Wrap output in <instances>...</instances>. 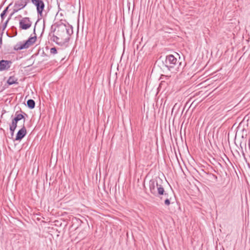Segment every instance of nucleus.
<instances>
[{
  "label": "nucleus",
  "instance_id": "15",
  "mask_svg": "<svg viewBox=\"0 0 250 250\" xmlns=\"http://www.w3.org/2000/svg\"><path fill=\"white\" fill-rule=\"evenodd\" d=\"M11 4H9L3 11L0 14V17H1V21H3L4 20V18H5V16L6 14V13L8 11V9L9 8V6H10Z\"/></svg>",
  "mask_w": 250,
  "mask_h": 250
},
{
  "label": "nucleus",
  "instance_id": "6",
  "mask_svg": "<svg viewBox=\"0 0 250 250\" xmlns=\"http://www.w3.org/2000/svg\"><path fill=\"white\" fill-rule=\"evenodd\" d=\"M32 23L29 18H22L19 21V27L21 30H27L31 27Z\"/></svg>",
  "mask_w": 250,
  "mask_h": 250
},
{
  "label": "nucleus",
  "instance_id": "2",
  "mask_svg": "<svg viewBox=\"0 0 250 250\" xmlns=\"http://www.w3.org/2000/svg\"><path fill=\"white\" fill-rule=\"evenodd\" d=\"M163 181L159 177L151 179L149 182V190L151 194L156 196H159L162 200L165 198V204L169 206L170 204L171 197L165 192L163 186Z\"/></svg>",
  "mask_w": 250,
  "mask_h": 250
},
{
  "label": "nucleus",
  "instance_id": "18",
  "mask_svg": "<svg viewBox=\"0 0 250 250\" xmlns=\"http://www.w3.org/2000/svg\"><path fill=\"white\" fill-rule=\"evenodd\" d=\"M3 32L0 34V48H1L2 44V36H3Z\"/></svg>",
  "mask_w": 250,
  "mask_h": 250
},
{
  "label": "nucleus",
  "instance_id": "19",
  "mask_svg": "<svg viewBox=\"0 0 250 250\" xmlns=\"http://www.w3.org/2000/svg\"><path fill=\"white\" fill-rule=\"evenodd\" d=\"M15 13H14V10L13 11V12L10 15V16H9L8 18L7 19V20H8L9 21L10 20V19H11L12 16L15 14Z\"/></svg>",
  "mask_w": 250,
  "mask_h": 250
},
{
  "label": "nucleus",
  "instance_id": "13",
  "mask_svg": "<svg viewBox=\"0 0 250 250\" xmlns=\"http://www.w3.org/2000/svg\"><path fill=\"white\" fill-rule=\"evenodd\" d=\"M27 106L30 109H33L35 106V102L32 99H29L27 101Z\"/></svg>",
  "mask_w": 250,
  "mask_h": 250
},
{
  "label": "nucleus",
  "instance_id": "20",
  "mask_svg": "<svg viewBox=\"0 0 250 250\" xmlns=\"http://www.w3.org/2000/svg\"><path fill=\"white\" fill-rule=\"evenodd\" d=\"M163 83H165V82H163V81L161 82V83H160V84L159 85L160 87H161L162 86V85L163 84Z\"/></svg>",
  "mask_w": 250,
  "mask_h": 250
},
{
  "label": "nucleus",
  "instance_id": "12",
  "mask_svg": "<svg viewBox=\"0 0 250 250\" xmlns=\"http://www.w3.org/2000/svg\"><path fill=\"white\" fill-rule=\"evenodd\" d=\"M10 30L11 35H8V33H7V35L8 37H13L17 35L18 32L16 27L14 26H12L11 27Z\"/></svg>",
  "mask_w": 250,
  "mask_h": 250
},
{
  "label": "nucleus",
  "instance_id": "5",
  "mask_svg": "<svg viewBox=\"0 0 250 250\" xmlns=\"http://www.w3.org/2000/svg\"><path fill=\"white\" fill-rule=\"evenodd\" d=\"M36 7L38 16L42 17V12L44 10L45 4L43 0H30Z\"/></svg>",
  "mask_w": 250,
  "mask_h": 250
},
{
  "label": "nucleus",
  "instance_id": "23",
  "mask_svg": "<svg viewBox=\"0 0 250 250\" xmlns=\"http://www.w3.org/2000/svg\"><path fill=\"white\" fill-rule=\"evenodd\" d=\"M37 22H38V21H37V22H36V23H35V27H36V25L37 24Z\"/></svg>",
  "mask_w": 250,
  "mask_h": 250
},
{
  "label": "nucleus",
  "instance_id": "10",
  "mask_svg": "<svg viewBox=\"0 0 250 250\" xmlns=\"http://www.w3.org/2000/svg\"><path fill=\"white\" fill-rule=\"evenodd\" d=\"M24 115L27 116V115L25 113L23 112V114H19L18 112H16L15 114V117L13 119L12 121V123L14 124L17 125V123L18 121L21 120V119H24V122L25 121Z\"/></svg>",
  "mask_w": 250,
  "mask_h": 250
},
{
  "label": "nucleus",
  "instance_id": "8",
  "mask_svg": "<svg viewBox=\"0 0 250 250\" xmlns=\"http://www.w3.org/2000/svg\"><path fill=\"white\" fill-rule=\"evenodd\" d=\"M12 62L11 61L1 60L0 61V71L8 70Z\"/></svg>",
  "mask_w": 250,
  "mask_h": 250
},
{
  "label": "nucleus",
  "instance_id": "9",
  "mask_svg": "<svg viewBox=\"0 0 250 250\" xmlns=\"http://www.w3.org/2000/svg\"><path fill=\"white\" fill-rule=\"evenodd\" d=\"M26 133V129L23 125L22 128L18 131L15 140L20 141L25 137Z\"/></svg>",
  "mask_w": 250,
  "mask_h": 250
},
{
  "label": "nucleus",
  "instance_id": "1",
  "mask_svg": "<svg viewBox=\"0 0 250 250\" xmlns=\"http://www.w3.org/2000/svg\"><path fill=\"white\" fill-rule=\"evenodd\" d=\"M56 27L53 30L55 34L49 33L50 41L55 42L57 45L62 47H67L69 42L70 36L73 33V28L70 25H66L62 22H56Z\"/></svg>",
  "mask_w": 250,
  "mask_h": 250
},
{
  "label": "nucleus",
  "instance_id": "3",
  "mask_svg": "<svg viewBox=\"0 0 250 250\" xmlns=\"http://www.w3.org/2000/svg\"><path fill=\"white\" fill-rule=\"evenodd\" d=\"M181 63L174 55L170 54L167 55L163 62V67L164 69H167L173 73L179 71Z\"/></svg>",
  "mask_w": 250,
  "mask_h": 250
},
{
  "label": "nucleus",
  "instance_id": "16",
  "mask_svg": "<svg viewBox=\"0 0 250 250\" xmlns=\"http://www.w3.org/2000/svg\"><path fill=\"white\" fill-rule=\"evenodd\" d=\"M50 53L52 54H56L57 53V50L56 47H54L50 49Z\"/></svg>",
  "mask_w": 250,
  "mask_h": 250
},
{
  "label": "nucleus",
  "instance_id": "14",
  "mask_svg": "<svg viewBox=\"0 0 250 250\" xmlns=\"http://www.w3.org/2000/svg\"><path fill=\"white\" fill-rule=\"evenodd\" d=\"M17 126V125L14 124L13 123H11V124L10 125L9 129H10V131L11 132V135L12 137L14 135V133L15 130Z\"/></svg>",
  "mask_w": 250,
  "mask_h": 250
},
{
  "label": "nucleus",
  "instance_id": "17",
  "mask_svg": "<svg viewBox=\"0 0 250 250\" xmlns=\"http://www.w3.org/2000/svg\"><path fill=\"white\" fill-rule=\"evenodd\" d=\"M9 22L8 20H6L5 22L3 24L2 26L1 27V29L2 31H4L5 29L6 28L7 24Z\"/></svg>",
  "mask_w": 250,
  "mask_h": 250
},
{
  "label": "nucleus",
  "instance_id": "21",
  "mask_svg": "<svg viewBox=\"0 0 250 250\" xmlns=\"http://www.w3.org/2000/svg\"><path fill=\"white\" fill-rule=\"evenodd\" d=\"M155 188H156V190H157V186L155 185Z\"/></svg>",
  "mask_w": 250,
  "mask_h": 250
},
{
  "label": "nucleus",
  "instance_id": "22",
  "mask_svg": "<svg viewBox=\"0 0 250 250\" xmlns=\"http://www.w3.org/2000/svg\"><path fill=\"white\" fill-rule=\"evenodd\" d=\"M18 17L21 18V15H19V16H18Z\"/></svg>",
  "mask_w": 250,
  "mask_h": 250
},
{
  "label": "nucleus",
  "instance_id": "11",
  "mask_svg": "<svg viewBox=\"0 0 250 250\" xmlns=\"http://www.w3.org/2000/svg\"><path fill=\"white\" fill-rule=\"evenodd\" d=\"M7 83L9 85H12L13 84H18V79L15 76H10L7 81Z\"/></svg>",
  "mask_w": 250,
  "mask_h": 250
},
{
  "label": "nucleus",
  "instance_id": "7",
  "mask_svg": "<svg viewBox=\"0 0 250 250\" xmlns=\"http://www.w3.org/2000/svg\"><path fill=\"white\" fill-rule=\"evenodd\" d=\"M29 1V0H18L16 1L13 7L14 13H16L25 7Z\"/></svg>",
  "mask_w": 250,
  "mask_h": 250
},
{
  "label": "nucleus",
  "instance_id": "4",
  "mask_svg": "<svg viewBox=\"0 0 250 250\" xmlns=\"http://www.w3.org/2000/svg\"><path fill=\"white\" fill-rule=\"evenodd\" d=\"M33 33L35 34L34 36L29 37L27 40L24 42H17L14 46V50L15 51H19L24 49H27L30 46L33 45L37 40V36L35 33V27H34Z\"/></svg>",
  "mask_w": 250,
  "mask_h": 250
}]
</instances>
